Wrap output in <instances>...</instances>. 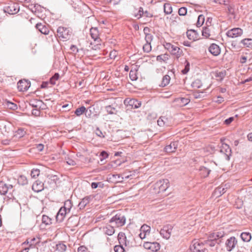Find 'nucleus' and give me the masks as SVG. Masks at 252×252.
Wrapping results in <instances>:
<instances>
[{
    "label": "nucleus",
    "mask_w": 252,
    "mask_h": 252,
    "mask_svg": "<svg viewBox=\"0 0 252 252\" xmlns=\"http://www.w3.org/2000/svg\"><path fill=\"white\" fill-rule=\"evenodd\" d=\"M126 221V217L123 214L117 213L109 220V222L114 223L115 227H119L124 225Z\"/></svg>",
    "instance_id": "obj_1"
},
{
    "label": "nucleus",
    "mask_w": 252,
    "mask_h": 252,
    "mask_svg": "<svg viewBox=\"0 0 252 252\" xmlns=\"http://www.w3.org/2000/svg\"><path fill=\"white\" fill-rule=\"evenodd\" d=\"M72 33V30L69 28L59 27L57 30V35L59 37L64 40L69 39L71 36Z\"/></svg>",
    "instance_id": "obj_2"
},
{
    "label": "nucleus",
    "mask_w": 252,
    "mask_h": 252,
    "mask_svg": "<svg viewBox=\"0 0 252 252\" xmlns=\"http://www.w3.org/2000/svg\"><path fill=\"white\" fill-rule=\"evenodd\" d=\"M19 10L20 7L18 4L13 2L8 3L3 8L4 12L9 14H16L19 12Z\"/></svg>",
    "instance_id": "obj_3"
},
{
    "label": "nucleus",
    "mask_w": 252,
    "mask_h": 252,
    "mask_svg": "<svg viewBox=\"0 0 252 252\" xmlns=\"http://www.w3.org/2000/svg\"><path fill=\"white\" fill-rule=\"evenodd\" d=\"M118 237L120 245L115 246L114 248V250L115 252H124L125 249L122 245L125 244L126 246V237L125 236L124 233H120L118 234Z\"/></svg>",
    "instance_id": "obj_4"
},
{
    "label": "nucleus",
    "mask_w": 252,
    "mask_h": 252,
    "mask_svg": "<svg viewBox=\"0 0 252 252\" xmlns=\"http://www.w3.org/2000/svg\"><path fill=\"white\" fill-rule=\"evenodd\" d=\"M190 249L193 252H204L206 247L203 242L194 240L192 242V244L190 246Z\"/></svg>",
    "instance_id": "obj_5"
},
{
    "label": "nucleus",
    "mask_w": 252,
    "mask_h": 252,
    "mask_svg": "<svg viewBox=\"0 0 252 252\" xmlns=\"http://www.w3.org/2000/svg\"><path fill=\"white\" fill-rule=\"evenodd\" d=\"M169 186V181L168 179L159 180L155 185L156 188L159 189V192L165 191Z\"/></svg>",
    "instance_id": "obj_6"
},
{
    "label": "nucleus",
    "mask_w": 252,
    "mask_h": 252,
    "mask_svg": "<svg viewBox=\"0 0 252 252\" xmlns=\"http://www.w3.org/2000/svg\"><path fill=\"white\" fill-rule=\"evenodd\" d=\"M166 48L169 50L172 55H175L177 58H179L182 54V51L178 46L172 45L170 43L166 44Z\"/></svg>",
    "instance_id": "obj_7"
},
{
    "label": "nucleus",
    "mask_w": 252,
    "mask_h": 252,
    "mask_svg": "<svg viewBox=\"0 0 252 252\" xmlns=\"http://www.w3.org/2000/svg\"><path fill=\"white\" fill-rule=\"evenodd\" d=\"M59 180V178L57 175H50L44 182V184L46 186L48 185L50 188H54L56 185V182Z\"/></svg>",
    "instance_id": "obj_8"
},
{
    "label": "nucleus",
    "mask_w": 252,
    "mask_h": 252,
    "mask_svg": "<svg viewBox=\"0 0 252 252\" xmlns=\"http://www.w3.org/2000/svg\"><path fill=\"white\" fill-rule=\"evenodd\" d=\"M143 246L145 249L151 250L152 252H157L160 249V245L157 242H146L144 243Z\"/></svg>",
    "instance_id": "obj_9"
},
{
    "label": "nucleus",
    "mask_w": 252,
    "mask_h": 252,
    "mask_svg": "<svg viewBox=\"0 0 252 252\" xmlns=\"http://www.w3.org/2000/svg\"><path fill=\"white\" fill-rule=\"evenodd\" d=\"M30 82L26 80H20L17 83V88L19 91L25 92L30 86Z\"/></svg>",
    "instance_id": "obj_10"
},
{
    "label": "nucleus",
    "mask_w": 252,
    "mask_h": 252,
    "mask_svg": "<svg viewBox=\"0 0 252 252\" xmlns=\"http://www.w3.org/2000/svg\"><path fill=\"white\" fill-rule=\"evenodd\" d=\"M172 230V226L171 225L164 226L162 229L160 231V234L166 239L170 238L171 233Z\"/></svg>",
    "instance_id": "obj_11"
},
{
    "label": "nucleus",
    "mask_w": 252,
    "mask_h": 252,
    "mask_svg": "<svg viewBox=\"0 0 252 252\" xmlns=\"http://www.w3.org/2000/svg\"><path fill=\"white\" fill-rule=\"evenodd\" d=\"M243 34V30L240 28H234L227 32V35L231 38H235Z\"/></svg>",
    "instance_id": "obj_12"
},
{
    "label": "nucleus",
    "mask_w": 252,
    "mask_h": 252,
    "mask_svg": "<svg viewBox=\"0 0 252 252\" xmlns=\"http://www.w3.org/2000/svg\"><path fill=\"white\" fill-rule=\"evenodd\" d=\"M237 243V241L235 237H231L227 240L225 243L226 249L228 251H231L235 247Z\"/></svg>",
    "instance_id": "obj_13"
},
{
    "label": "nucleus",
    "mask_w": 252,
    "mask_h": 252,
    "mask_svg": "<svg viewBox=\"0 0 252 252\" xmlns=\"http://www.w3.org/2000/svg\"><path fill=\"white\" fill-rule=\"evenodd\" d=\"M209 51L213 55L217 56L220 53V48L217 44L213 43L210 46Z\"/></svg>",
    "instance_id": "obj_14"
},
{
    "label": "nucleus",
    "mask_w": 252,
    "mask_h": 252,
    "mask_svg": "<svg viewBox=\"0 0 252 252\" xmlns=\"http://www.w3.org/2000/svg\"><path fill=\"white\" fill-rule=\"evenodd\" d=\"M68 213V212L64 209L61 207L56 215L57 221L60 222L63 221L66 215Z\"/></svg>",
    "instance_id": "obj_15"
},
{
    "label": "nucleus",
    "mask_w": 252,
    "mask_h": 252,
    "mask_svg": "<svg viewBox=\"0 0 252 252\" xmlns=\"http://www.w3.org/2000/svg\"><path fill=\"white\" fill-rule=\"evenodd\" d=\"M178 145L177 141L171 142L164 148V151L167 153L175 152Z\"/></svg>",
    "instance_id": "obj_16"
},
{
    "label": "nucleus",
    "mask_w": 252,
    "mask_h": 252,
    "mask_svg": "<svg viewBox=\"0 0 252 252\" xmlns=\"http://www.w3.org/2000/svg\"><path fill=\"white\" fill-rule=\"evenodd\" d=\"M114 226H112L110 224H106L105 226L103 227L102 231L106 235L112 236L115 233Z\"/></svg>",
    "instance_id": "obj_17"
},
{
    "label": "nucleus",
    "mask_w": 252,
    "mask_h": 252,
    "mask_svg": "<svg viewBox=\"0 0 252 252\" xmlns=\"http://www.w3.org/2000/svg\"><path fill=\"white\" fill-rule=\"evenodd\" d=\"M12 185H7L3 182H0V194L5 195L9 189H12Z\"/></svg>",
    "instance_id": "obj_18"
},
{
    "label": "nucleus",
    "mask_w": 252,
    "mask_h": 252,
    "mask_svg": "<svg viewBox=\"0 0 252 252\" xmlns=\"http://www.w3.org/2000/svg\"><path fill=\"white\" fill-rule=\"evenodd\" d=\"M38 243H39V238H29L22 244V245L25 246L26 244H29V248H33L34 245Z\"/></svg>",
    "instance_id": "obj_19"
},
{
    "label": "nucleus",
    "mask_w": 252,
    "mask_h": 252,
    "mask_svg": "<svg viewBox=\"0 0 252 252\" xmlns=\"http://www.w3.org/2000/svg\"><path fill=\"white\" fill-rule=\"evenodd\" d=\"M90 34L92 38L94 39V41H96L97 42H99V32L97 28H92L90 29Z\"/></svg>",
    "instance_id": "obj_20"
},
{
    "label": "nucleus",
    "mask_w": 252,
    "mask_h": 252,
    "mask_svg": "<svg viewBox=\"0 0 252 252\" xmlns=\"http://www.w3.org/2000/svg\"><path fill=\"white\" fill-rule=\"evenodd\" d=\"M198 33L195 30H189L187 32V35L188 38L190 40H194L198 37Z\"/></svg>",
    "instance_id": "obj_21"
},
{
    "label": "nucleus",
    "mask_w": 252,
    "mask_h": 252,
    "mask_svg": "<svg viewBox=\"0 0 252 252\" xmlns=\"http://www.w3.org/2000/svg\"><path fill=\"white\" fill-rule=\"evenodd\" d=\"M36 29L41 32V33L44 34H48L49 33V29L41 23H38L36 25Z\"/></svg>",
    "instance_id": "obj_22"
},
{
    "label": "nucleus",
    "mask_w": 252,
    "mask_h": 252,
    "mask_svg": "<svg viewBox=\"0 0 252 252\" xmlns=\"http://www.w3.org/2000/svg\"><path fill=\"white\" fill-rule=\"evenodd\" d=\"M149 28L148 27H145L144 29V32L145 34V39L146 40V43H151V41L153 40V36L149 33L148 32H149Z\"/></svg>",
    "instance_id": "obj_23"
},
{
    "label": "nucleus",
    "mask_w": 252,
    "mask_h": 252,
    "mask_svg": "<svg viewBox=\"0 0 252 252\" xmlns=\"http://www.w3.org/2000/svg\"><path fill=\"white\" fill-rule=\"evenodd\" d=\"M220 151L221 152L224 153L227 158H229V156L230 155V153L231 152V148L229 145L226 144H222Z\"/></svg>",
    "instance_id": "obj_24"
},
{
    "label": "nucleus",
    "mask_w": 252,
    "mask_h": 252,
    "mask_svg": "<svg viewBox=\"0 0 252 252\" xmlns=\"http://www.w3.org/2000/svg\"><path fill=\"white\" fill-rule=\"evenodd\" d=\"M84 113H85V115L87 117V114H88V111L86 110V108L84 106H81L79 108H78L75 111V114L77 116H80L82 114H83Z\"/></svg>",
    "instance_id": "obj_25"
},
{
    "label": "nucleus",
    "mask_w": 252,
    "mask_h": 252,
    "mask_svg": "<svg viewBox=\"0 0 252 252\" xmlns=\"http://www.w3.org/2000/svg\"><path fill=\"white\" fill-rule=\"evenodd\" d=\"M240 236L242 240L246 242H249L252 238L251 234L249 232H243Z\"/></svg>",
    "instance_id": "obj_26"
},
{
    "label": "nucleus",
    "mask_w": 252,
    "mask_h": 252,
    "mask_svg": "<svg viewBox=\"0 0 252 252\" xmlns=\"http://www.w3.org/2000/svg\"><path fill=\"white\" fill-rule=\"evenodd\" d=\"M199 171L200 172V174L202 176L204 177H206L208 176L211 172V170L208 169L205 167L201 166L200 167Z\"/></svg>",
    "instance_id": "obj_27"
},
{
    "label": "nucleus",
    "mask_w": 252,
    "mask_h": 252,
    "mask_svg": "<svg viewBox=\"0 0 252 252\" xmlns=\"http://www.w3.org/2000/svg\"><path fill=\"white\" fill-rule=\"evenodd\" d=\"M221 242L220 240L217 241L214 238H210V239L205 241V243L206 245H208L210 247H213L215 245L216 243L219 244Z\"/></svg>",
    "instance_id": "obj_28"
},
{
    "label": "nucleus",
    "mask_w": 252,
    "mask_h": 252,
    "mask_svg": "<svg viewBox=\"0 0 252 252\" xmlns=\"http://www.w3.org/2000/svg\"><path fill=\"white\" fill-rule=\"evenodd\" d=\"M129 104L134 108H138L141 105V103L136 99H132L129 100Z\"/></svg>",
    "instance_id": "obj_29"
},
{
    "label": "nucleus",
    "mask_w": 252,
    "mask_h": 252,
    "mask_svg": "<svg viewBox=\"0 0 252 252\" xmlns=\"http://www.w3.org/2000/svg\"><path fill=\"white\" fill-rule=\"evenodd\" d=\"M72 205L71 201L67 200L64 202V205L63 207H62V208L69 213L72 208Z\"/></svg>",
    "instance_id": "obj_30"
},
{
    "label": "nucleus",
    "mask_w": 252,
    "mask_h": 252,
    "mask_svg": "<svg viewBox=\"0 0 252 252\" xmlns=\"http://www.w3.org/2000/svg\"><path fill=\"white\" fill-rule=\"evenodd\" d=\"M241 43L247 47L252 48V39L246 38L241 40Z\"/></svg>",
    "instance_id": "obj_31"
},
{
    "label": "nucleus",
    "mask_w": 252,
    "mask_h": 252,
    "mask_svg": "<svg viewBox=\"0 0 252 252\" xmlns=\"http://www.w3.org/2000/svg\"><path fill=\"white\" fill-rule=\"evenodd\" d=\"M42 222L45 225H50L52 223V219L46 215H43L42 217Z\"/></svg>",
    "instance_id": "obj_32"
},
{
    "label": "nucleus",
    "mask_w": 252,
    "mask_h": 252,
    "mask_svg": "<svg viewBox=\"0 0 252 252\" xmlns=\"http://www.w3.org/2000/svg\"><path fill=\"white\" fill-rule=\"evenodd\" d=\"M66 246L62 243L56 245V250L59 252H64L66 251Z\"/></svg>",
    "instance_id": "obj_33"
},
{
    "label": "nucleus",
    "mask_w": 252,
    "mask_h": 252,
    "mask_svg": "<svg viewBox=\"0 0 252 252\" xmlns=\"http://www.w3.org/2000/svg\"><path fill=\"white\" fill-rule=\"evenodd\" d=\"M164 11L166 14H169L172 12V7L171 4L165 3L164 4Z\"/></svg>",
    "instance_id": "obj_34"
},
{
    "label": "nucleus",
    "mask_w": 252,
    "mask_h": 252,
    "mask_svg": "<svg viewBox=\"0 0 252 252\" xmlns=\"http://www.w3.org/2000/svg\"><path fill=\"white\" fill-rule=\"evenodd\" d=\"M170 77L169 75H166L163 76L162 82L161 83V86L162 87H165L166 85H167L170 82Z\"/></svg>",
    "instance_id": "obj_35"
},
{
    "label": "nucleus",
    "mask_w": 252,
    "mask_h": 252,
    "mask_svg": "<svg viewBox=\"0 0 252 252\" xmlns=\"http://www.w3.org/2000/svg\"><path fill=\"white\" fill-rule=\"evenodd\" d=\"M225 10L226 12L231 15H234L235 13V8L234 6L233 5H230L229 3L227 4V5H226Z\"/></svg>",
    "instance_id": "obj_36"
},
{
    "label": "nucleus",
    "mask_w": 252,
    "mask_h": 252,
    "mask_svg": "<svg viewBox=\"0 0 252 252\" xmlns=\"http://www.w3.org/2000/svg\"><path fill=\"white\" fill-rule=\"evenodd\" d=\"M32 189L36 192H39L43 189L42 185L40 183L38 184L37 183H35L33 184L32 187Z\"/></svg>",
    "instance_id": "obj_37"
},
{
    "label": "nucleus",
    "mask_w": 252,
    "mask_h": 252,
    "mask_svg": "<svg viewBox=\"0 0 252 252\" xmlns=\"http://www.w3.org/2000/svg\"><path fill=\"white\" fill-rule=\"evenodd\" d=\"M224 235L223 232H218L216 233H213L210 236V238H214L215 240L218 241L220 238H222Z\"/></svg>",
    "instance_id": "obj_38"
},
{
    "label": "nucleus",
    "mask_w": 252,
    "mask_h": 252,
    "mask_svg": "<svg viewBox=\"0 0 252 252\" xmlns=\"http://www.w3.org/2000/svg\"><path fill=\"white\" fill-rule=\"evenodd\" d=\"M150 230L151 228L149 226L146 224H144L141 227L140 231L147 234V235H149Z\"/></svg>",
    "instance_id": "obj_39"
},
{
    "label": "nucleus",
    "mask_w": 252,
    "mask_h": 252,
    "mask_svg": "<svg viewBox=\"0 0 252 252\" xmlns=\"http://www.w3.org/2000/svg\"><path fill=\"white\" fill-rule=\"evenodd\" d=\"M210 30L207 27H204L202 30V35L205 37H209L210 36Z\"/></svg>",
    "instance_id": "obj_40"
},
{
    "label": "nucleus",
    "mask_w": 252,
    "mask_h": 252,
    "mask_svg": "<svg viewBox=\"0 0 252 252\" xmlns=\"http://www.w3.org/2000/svg\"><path fill=\"white\" fill-rule=\"evenodd\" d=\"M89 200L88 198H83L81 202L79 203L78 206L80 209L84 208L86 205L89 203Z\"/></svg>",
    "instance_id": "obj_41"
},
{
    "label": "nucleus",
    "mask_w": 252,
    "mask_h": 252,
    "mask_svg": "<svg viewBox=\"0 0 252 252\" xmlns=\"http://www.w3.org/2000/svg\"><path fill=\"white\" fill-rule=\"evenodd\" d=\"M95 134L100 138H104L105 137L106 132H102L98 127H96L94 130Z\"/></svg>",
    "instance_id": "obj_42"
},
{
    "label": "nucleus",
    "mask_w": 252,
    "mask_h": 252,
    "mask_svg": "<svg viewBox=\"0 0 252 252\" xmlns=\"http://www.w3.org/2000/svg\"><path fill=\"white\" fill-rule=\"evenodd\" d=\"M40 174V170L38 169H33L31 171V176L32 178H36Z\"/></svg>",
    "instance_id": "obj_43"
},
{
    "label": "nucleus",
    "mask_w": 252,
    "mask_h": 252,
    "mask_svg": "<svg viewBox=\"0 0 252 252\" xmlns=\"http://www.w3.org/2000/svg\"><path fill=\"white\" fill-rule=\"evenodd\" d=\"M144 15V10L142 7H140L137 11L134 14V17L137 19L140 18Z\"/></svg>",
    "instance_id": "obj_44"
},
{
    "label": "nucleus",
    "mask_w": 252,
    "mask_h": 252,
    "mask_svg": "<svg viewBox=\"0 0 252 252\" xmlns=\"http://www.w3.org/2000/svg\"><path fill=\"white\" fill-rule=\"evenodd\" d=\"M204 22V16L203 15H200L198 17V20L196 23V26L197 27H199L202 26L203 23Z\"/></svg>",
    "instance_id": "obj_45"
},
{
    "label": "nucleus",
    "mask_w": 252,
    "mask_h": 252,
    "mask_svg": "<svg viewBox=\"0 0 252 252\" xmlns=\"http://www.w3.org/2000/svg\"><path fill=\"white\" fill-rule=\"evenodd\" d=\"M59 74L58 73H56L50 79V82L52 85L56 84V81L58 80L59 78Z\"/></svg>",
    "instance_id": "obj_46"
},
{
    "label": "nucleus",
    "mask_w": 252,
    "mask_h": 252,
    "mask_svg": "<svg viewBox=\"0 0 252 252\" xmlns=\"http://www.w3.org/2000/svg\"><path fill=\"white\" fill-rule=\"evenodd\" d=\"M143 51L146 53L150 52L152 50V46L151 43H146L143 47Z\"/></svg>",
    "instance_id": "obj_47"
},
{
    "label": "nucleus",
    "mask_w": 252,
    "mask_h": 252,
    "mask_svg": "<svg viewBox=\"0 0 252 252\" xmlns=\"http://www.w3.org/2000/svg\"><path fill=\"white\" fill-rule=\"evenodd\" d=\"M166 121H167V119L166 118L161 117L157 121L158 125L160 126H162L165 125Z\"/></svg>",
    "instance_id": "obj_48"
},
{
    "label": "nucleus",
    "mask_w": 252,
    "mask_h": 252,
    "mask_svg": "<svg viewBox=\"0 0 252 252\" xmlns=\"http://www.w3.org/2000/svg\"><path fill=\"white\" fill-rule=\"evenodd\" d=\"M129 78L132 81H135L137 79L136 71L130 70L129 72Z\"/></svg>",
    "instance_id": "obj_49"
},
{
    "label": "nucleus",
    "mask_w": 252,
    "mask_h": 252,
    "mask_svg": "<svg viewBox=\"0 0 252 252\" xmlns=\"http://www.w3.org/2000/svg\"><path fill=\"white\" fill-rule=\"evenodd\" d=\"M187 13V9L185 7H181L179 9L178 13L181 16H184Z\"/></svg>",
    "instance_id": "obj_50"
},
{
    "label": "nucleus",
    "mask_w": 252,
    "mask_h": 252,
    "mask_svg": "<svg viewBox=\"0 0 252 252\" xmlns=\"http://www.w3.org/2000/svg\"><path fill=\"white\" fill-rule=\"evenodd\" d=\"M106 110L107 112L110 114H113L114 113V111L115 110V109L113 107H112L110 105L107 106L105 107Z\"/></svg>",
    "instance_id": "obj_51"
},
{
    "label": "nucleus",
    "mask_w": 252,
    "mask_h": 252,
    "mask_svg": "<svg viewBox=\"0 0 252 252\" xmlns=\"http://www.w3.org/2000/svg\"><path fill=\"white\" fill-rule=\"evenodd\" d=\"M225 73L223 71H220L218 73H216V77H219L220 80H222L224 77L225 76Z\"/></svg>",
    "instance_id": "obj_52"
},
{
    "label": "nucleus",
    "mask_w": 252,
    "mask_h": 252,
    "mask_svg": "<svg viewBox=\"0 0 252 252\" xmlns=\"http://www.w3.org/2000/svg\"><path fill=\"white\" fill-rule=\"evenodd\" d=\"M215 1L220 4H223L225 6L227 5V4L229 3V0H216Z\"/></svg>",
    "instance_id": "obj_53"
},
{
    "label": "nucleus",
    "mask_w": 252,
    "mask_h": 252,
    "mask_svg": "<svg viewBox=\"0 0 252 252\" xmlns=\"http://www.w3.org/2000/svg\"><path fill=\"white\" fill-rule=\"evenodd\" d=\"M77 251L78 252H87V248L84 246H81L78 248Z\"/></svg>",
    "instance_id": "obj_54"
},
{
    "label": "nucleus",
    "mask_w": 252,
    "mask_h": 252,
    "mask_svg": "<svg viewBox=\"0 0 252 252\" xmlns=\"http://www.w3.org/2000/svg\"><path fill=\"white\" fill-rule=\"evenodd\" d=\"M192 85L194 87H196L197 88H199L201 87V85L200 84L199 80L195 81L193 83Z\"/></svg>",
    "instance_id": "obj_55"
},
{
    "label": "nucleus",
    "mask_w": 252,
    "mask_h": 252,
    "mask_svg": "<svg viewBox=\"0 0 252 252\" xmlns=\"http://www.w3.org/2000/svg\"><path fill=\"white\" fill-rule=\"evenodd\" d=\"M8 106L9 107V108L13 110L16 109L17 108V105L12 102H9L8 104Z\"/></svg>",
    "instance_id": "obj_56"
},
{
    "label": "nucleus",
    "mask_w": 252,
    "mask_h": 252,
    "mask_svg": "<svg viewBox=\"0 0 252 252\" xmlns=\"http://www.w3.org/2000/svg\"><path fill=\"white\" fill-rule=\"evenodd\" d=\"M234 117H230V118L226 119L224 121V123L227 125H229L234 120Z\"/></svg>",
    "instance_id": "obj_57"
},
{
    "label": "nucleus",
    "mask_w": 252,
    "mask_h": 252,
    "mask_svg": "<svg viewBox=\"0 0 252 252\" xmlns=\"http://www.w3.org/2000/svg\"><path fill=\"white\" fill-rule=\"evenodd\" d=\"M216 192H219L220 194H223L225 192V189L224 188H222L221 187L218 188L216 190Z\"/></svg>",
    "instance_id": "obj_58"
},
{
    "label": "nucleus",
    "mask_w": 252,
    "mask_h": 252,
    "mask_svg": "<svg viewBox=\"0 0 252 252\" xmlns=\"http://www.w3.org/2000/svg\"><path fill=\"white\" fill-rule=\"evenodd\" d=\"M66 163L69 165L74 166L76 165L75 161H74L73 159L70 158H68L67 159V160L66 161Z\"/></svg>",
    "instance_id": "obj_59"
},
{
    "label": "nucleus",
    "mask_w": 252,
    "mask_h": 252,
    "mask_svg": "<svg viewBox=\"0 0 252 252\" xmlns=\"http://www.w3.org/2000/svg\"><path fill=\"white\" fill-rule=\"evenodd\" d=\"M70 50H71L73 52L77 53L78 52V49L75 45H72L70 46Z\"/></svg>",
    "instance_id": "obj_60"
},
{
    "label": "nucleus",
    "mask_w": 252,
    "mask_h": 252,
    "mask_svg": "<svg viewBox=\"0 0 252 252\" xmlns=\"http://www.w3.org/2000/svg\"><path fill=\"white\" fill-rule=\"evenodd\" d=\"M143 16L146 17H152L153 16V15L150 12H148V11H144V15Z\"/></svg>",
    "instance_id": "obj_61"
},
{
    "label": "nucleus",
    "mask_w": 252,
    "mask_h": 252,
    "mask_svg": "<svg viewBox=\"0 0 252 252\" xmlns=\"http://www.w3.org/2000/svg\"><path fill=\"white\" fill-rule=\"evenodd\" d=\"M32 114L35 116H39L40 114V111L37 109H33L32 111Z\"/></svg>",
    "instance_id": "obj_62"
},
{
    "label": "nucleus",
    "mask_w": 252,
    "mask_h": 252,
    "mask_svg": "<svg viewBox=\"0 0 252 252\" xmlns=\"http://www.w3.org/2000/svg\"><path fill=\"white\" fill-rule=\"evenodd\" d=\"M37 149L38 151H42L44 148V145L43 144H39L38 145H37Z\"/></svg>",
    "instance_id": "obj_63"
},
{
    "label": "nucleus",
    "mask_w": 252,
    "mask_h": 252,
    "mask_svg": "<svg viewBox=\"0 0 252 252\" xmlns=\"http://www.w3.org/2000/svg\"><path fill=\"white\" fill-rule=\"evenodd\" d=\"M201 94H203V92L195 93L193 94V96L196 98H200V97H201Z\"/></svg>",
    "instance_id": "obj_64"
}]
</instances>
